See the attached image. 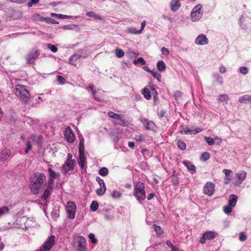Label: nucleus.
Here are the masks:
<instances>
[{
    "instance_id": "nucleus-1",
    "label": "nucleus",
    "mask_w": 251,
    "mask_h": 251,
    "mask_svg": "<svg viewBox=\"0 0 251 251\" xmlns=\"http://www.w3.org/2000/svg\"><path fill=\"white\" fill-rule=\"evenodd\" d=\"M46 176L41 173H34L30 177V189L34 194H37L39 190L46 184Z\"/></svg>"
},
{
    "instance_id": "nucleus-2",
    "label": "nucleus",
    "mask_w": 251,
    "mask_h": 251,
    "mask_svg": "<svg viewBox=\"0 0 251 251\" xmlns=\"http://www.w3.org/2000/svg\"><path fill=\"white\" fill-rule=\"evenodd\" d=\"M133 195L140 202L144 201L146 198L145 184L140 181L135 182Z\"/></svg>"
},
{
    "instance_id": "nucleus-3",
    "label": "nucleus",
    "mask_w": 251,
    "mask_h": 251,
    "mask_svg": "<svg viewBox=\"0 0 251 251\" xmlns=\"http://www.w3.org/2000/svg\"><path fill=\"white\" fill-rule=\"evenodd\" d=\"M15 94L25 103H27L30 100V94L24 85H16Z\"/></svg>"
},
{
    "instance_id": "nucleus-4",
    "label": "nucleus",
    "mask_w": 251,
    "mask_h": 251,
    "mask_svg": "<svg viewBox=\"0 0 251 251\" xmlns=\"http://www.w3.org/2000/svg\"><path fill=\"white\" fill-rule=\"evenodd\" d=\"M55 238V237L53 235L49 237L40 249L37 251H50L54 245Z\"/></svg>"
},
{
    "instance_id": "nucleus-5",
    "label": "nucleus",
    "mask_w": 251,
    "mask_h": 251,
    "mask_svg": "<svg viewBox=\"0 0 251 251\" xmlns=\"http://www.w3.org/2000/svg\"><path fill=\"white\" fill-rule=\"evenodd\" d=\"M201 9L202 6L201 4H198L193 8L191 13V18L192 21H197L202 17Z\"/></svg>"
},
{
    "instance_id": "nucleus-6",
    "label": "nucleus",
    "mask_w": 251,
    "mask_h": 251,
    "mask_svg": "<svg viewBox=\"0 0 251 251\" xmlns=\"http://www.w3.org/2000/svg\"><path fill=\"white\" fill-rule=\"evenodd\" d=\"M75 244L76 251H87L86 239L83 236H79Z\"/></svg>"
},
{
    "instance_id": "nucleus-7",
    "label": "nucleus",
    "mask_w": 251,
    "mask_h": 251,
    "mask_svg": "<svg viewBox=\"0 0 251 251\" xmlns=\"http://www.w3.org/2000/svg\"><path fill=\"white\" fill-rule=\"evenodd\" d=\"M75 161H65L61 167V171L64 175H66L69 171H73L75 166Z\"/></svg>"
},
{
    "instance_id": "nucleus-8",
    "label": "nucleus",
    "mask_w": 251,
    "mask_h": 251,
    "mask_svg": "<svg viewBox=\"0 0 251 251\" xmlns=\"http://www.w3.org/2000/svg\"><path fill=\"white\" fill-rule=\"evenodd\" d=\"M108 116L114 119L120 121L119 122V125L122 126H127V122L126 121L125 116L124 115L119 114L116 113H114L112 111H109L107 113Z\"/></svg>"
},
{
    "instance_id": "nucleus-9",
    "label": "nucleus",
    "mask_w": 251,
    "mask_h": 251,
    "mask_svg": "<svg viewBox=\"0 0 251 251\" xmlns=\"http://www.w3.org/2000/svg\"><path fill=\"white\" fill-rule=\"evenodd\" d=\"M40 55V50L36 49H32L26 55V59L28 63H34Z\"/></svg>"
},
{
    "instance_id": "nucleus-10",
    "label": "nucleus",
    "mask_w": 251,
    "mask_h": 251,
    "mask_svg": "<svg viewBox=\"0 0 251 251\" xmlns=\"http://www.w3.org/2000/svg\"><path fill=\"white\" fill-rule=\"evenodd\" d=\"M215 184L211 182H207L203 187V193L205 195L211 196L215 192Z\"/></svg>"
},
{
    "instance_id": "nucleus-11",
    "label": "nucleus",
    "mask_w": 251,
    "mask_h": 251,
    "mask_svg": "<svg viewBox=\"0 0 251 251\" xmlns=\"http://www.w3.org/2000/svg\"><path fill=\"white\" fill-rule=\"evenodd\" d=\"M217 235V232L212 231H208L204 232L200 240V242L202 244H204L206 239L211 240L215 238Z\"/></svg>"
},
{
    "instance_id": "nucleus-12",
    "label": "nucleus",
    "mask_w": 251,
    "mask_h": 251,
    "mask_svg": "<svg viewBox=\"0 0 251 251\" xmlns=\"http://www.w3.org/2000/svg\"><path fill=\"white\" fill-rule=\"evenodd\" d=\"M64 136L66 140L72 143L75 140V136L70 126H67L64 131Z\"/></svg>"
},
{
    "instance_id": "nucleus-13",
    "label": "nucleus",
    "mask_w": 251,
    "mask_h": 251,
    "mask_svg": "<svg viewBox=\"0 0 251 251\" xmlns=\"http://www.w3.org/2000/svg\"><path fill=\"white\" fill-rule=\"evenodd\" d=\"M141 122L143 124L144 127L148 130H154L156 129L155 124L152 121H149L146 118L142 119Z\"/></svg>"
},
{
    "instance_id": "nucleus-14",
    "label": "nucleus",
    "mask_w": 251,
    "mask_h": 251,
    "mask_svg": "<svg viewBox=\"0 0 251 251\" xmlns=\"http://www.w3.org/2000/svg\"><path fill=\"white\" fill-rule=\"evenodd\" d=\"M247 173L244 171H241L236 174V177L237 179L234 182V185H240L246 178Z\"/></svg>"
},
{
    "instance_id": "nucleus-15",
    "label": "nucleus",
    "mask_w": 251,
    "mask_h": 251,
    "mask_svg": "<svg viewBox=\"0 0 251 251\" xmlns=\"http://www.w3.org/2000/svg\"><path fill=\"white\" fill-rule=\"evenodd\" d=\"M208 40L205 34L199 35L195 40V43L198 45H203L208 44Z\"/></svg>"
},
{
    "instance_id": "nucleus-16",
    "label": "nucleus",
    "mask_w": 251,
    "mask_h": 251,
    "mask_svg": "<svg viewBox=\"0 0 251 251\" xmlns=\"http://www.w3.org/2000/svg\"><path fill=\"white\" fill-rule=\"evenodd\" d=\"M77 162L82 170L86 168V157L85 156V154H79Z\"/></svg>"
},
{
    "instance_id": "nucleus-17",
    "label": "nucleus",
    "mask_w": 251,
    "mask_h": 251,
    "mask_svg": "<svg viewBox=\"0 0 251 251\" xmlns=\"http://www.w3.org/2000/svg\"><path fill=\"white\" fill-rule=\"evenodd\" d=\"M11 155V151L8 149H4L0 153V161L4 162Z\"/></svg>"
},
{
    "instance_id": "nucleus-18",
    "label": "nucleus",
    "mask_w": 251,
    "mask_h": 251,
    "mask_svg": "<svg viewBox=\"0 0 251 251\" xmlns=\"http://www.w3.org/2000/svg\"><path fill=\"white\" fill-rule=\"evenodd\" d=\"M181 4L179 1V0H171L170 2V6L171 7V10L175 12L179 9L180 7Z\"/></svg>"
},
{
    "instance_id": "nucleus-19",
    "label": "nucleus",
    "mask_w": 251,
    "mask_h": 251,
    "mask_svg": "<svg viewBox=\"0 0 251 251\" xmlns=\"http://www.w3.org/2000/svg\"><path fill=\"white\" fill-rule=\"evenodd\" d=\"M32 143H36L38 146H41L42 144V137L41 136L31 135L29 137Z\"/></svg>"
},
{
    "instance_id": "nucleus-20",
    "label": "nucleus",
    "mask_w": 251,
    "mask_h": 251,
    "mask_svg": "<svg viewBox=\"0 0 251 251\" xmlns=\"http://www.w3.org/2000/svg\"><path fill=\"white\" fill-rule=\"evenodd\" d=\"M182 164L186 167L187 169L191 172V173L194 174L196 172V167L194 165L191 164L190 162L187 161H182Z\"/></svg>"
},
{
    "instance_id": "nucleus-21",
    "label": "nucleus",
    "mask_w": 251,
    "mask_h": 251,
    "mask_svg": "<svg viewBox=\"0 0 251 251\" xmlns=\"http://www.w3.org/2000/svg\"><path fill=\"white\" fill-rule=\"evenodd\" d=\"M48 171L49 173V177L53 179L59 178L60 175L58 173H56L51 168L48 169Z\"/></svg>"
},
{
    "instance_id": "nucleus-22",
    "label": "nucleus",
    "mask_w": 251,
    "mask_h": 251,
    "mask_svg": "<svg viewBox=\"0 0 251 251\" xmlns=\"http://www.w3.org/2000/svg\"><path fill=\"white\" fill-rule=\"evenodd\" d=\"M237 201V196L235 195L232 194L229 198V205L231 206H234L236 205Z\"/></svg>"
},
{
    "instance_id": "nucleus-23",
    "label": "nucleus",
    "mask_w": 251,
    "mask_h": 251,
    "mask_svg": "<svg viewBox=\"0 0 251 251\" xmlns=\"http://www.w3.org/2000/svg\"><path fill=\"white\" fill-rule=\"evenodd\" d=\"M84 151V139L81 138L80 139L79 143V154H85Z\"/></svg>"
},
{
    "instance_id": "nucleus-24",
    "label": "nucleus",
    "mask_w": 251,
    "mask_h": 251,
    "mask_svg": "<svg viewBox=\"0 0 251 251\" xmlns=\"http://www.w3.org/2000/svg\"><path fill=\"white\" fill-rule=\"evenodd\" d=\"M223 172L225 174V182L226 184L228 183V181L230 179V174L231 173V171L227 169H224Z\"/></svg>"
},
{
    "instance_id": "nucleus-25",
    "label": "nucleus",
    "mask_w": 251,
    "mask_h": 251,
    "mask_svg": "<svg viewBox=\"0 0 251 251\" xmlns=\"http://www.w3.org/2000/svg\"><path fill=\"white\" fill-rule=\"evenodd\" d=\"M86 16L90 17H94L96 20H102V18L98 15H97L94 12L89 11L86 13Z\"/></svg>"
},
{
    "instance_id": "nucleus-26",
    "label": "nucleus",
    "mask_w": 251,
    "mask_h": 251,
    "mask_svg": "<svg viewBox=\"0 0 251 251\" xmlns=\"http://www.w3.org/2000/svg\"><path fill=\"white\" fill-rule=\"evenodd\" d=\"M144 69L145 70H147L148 71L151 72V75L153 77L156 78L157 80H159L161 78V75L160 74H158L156 71H155V70L153 69V70H150L147 67H145Z\"/></svg>"
},
{
    "instance_id": "nucleus-27",
    "label": "nucleus",
    "mask_w": 251,
    "mask_h": 251,
    "mask_svg": "<svg viewBox=\"0 0 251 251\" xmlns=\"http://www.w3.org/2000/svg\"><path fill=\"white\" fill-rule=\"evenodd\" d=\"M152 226L157 236H159L163 234V230L162 229L161 227L160 226H156L155 224H153Z\"/></svg>"
},
{
    "instance_id": "nucleus-28",
    "label": "nucleus",
    "mask_w": 251,
    "mask_h": 251,
    "mask_svg": "<svg viewBox=\"0 0 251 251\" xmlns=\"http://www.w3.org/2000/svg\"><path fill=\"white\" fill-rule=\"evenodd\" d=\"M32 143V142H31L30 138H28L27 141H26V148L25 150V154H27L29 151H30L31 150Z\"/></svg>"
},
{
    "instance_id": "nucleus-29",
    "label": "nucleus",
    "mask_w": 251,
    "mask_h": 251,
    "mask_svg": "<svg viewBox=\"0 0 251 251\" xmlns=\"http://www.w3.org/2000/svg\"><path fill=\"white\" fill-rule=\"evenodd\" d=\"M251 101V95H245L239 99V101L240 102H245V101Z\"/></svg>"
},
{
    "instance_id": "nucleus-30",
    "label": "nucleus",
    "mask_w": 251,
    "mask_h": 251,
    "mask_svg": "<svg viewBox=\"0 0 251 251\" xmlns=\"http://www.w3.org/2000/svg\"><path fill=\"white\" fill-rule=\"evenodd\" d=\"M127 31L128 33L132 34H139L141 33V30H139L136 29L134 27H127Z\"/></svg>"
},
{
    "instance_id": "nucleus-31",
    "label": "nucleus",
    "mask_w": 251,
    "mask_h": 251,
    "mask_svg": "<svg viewBox=\"0 0 251 251\" xmlns=\"http://www.w3.org/2000/svg\"><path fill=\"white\" fill-rule=\"evenodd\" d=\"M106 191V186H100V188L97 189L96 190V194L97 195L100 196L103 195Z\"/></svg>"
},
{
    "instance_id": "nucleus-32",
    "label": "nucleus",
    "mask_w": 251,
    "mask_h": 251,
    "mask_svg": "<svg viewBox=\"0 0 251 251\" xmlns=\"http://www.w3.org/2000/svg\"><path fill=\"white\" fill-rule=\"evenodd\" d=\"M143 95H144V97L145 98H146L147 100H149L151 98V93L149 89L148 88H144L142 92Z\"/></svg>"
},
{
    "instance_id": "nucleus-33",
    "label": "nucleus",
    "mask_w": 251,
    "mask_h": 251,
    "mask_svg": "<svg viewBox=\"0 0 251 251\" xmlns=\"http://www.w3.org/2000/svg\"><path fill=\"white\" fill-rule=\"evenodd\" d=\"M9 211V209L6 206H3L0 208V217L4 214L8 213Z\"/></svg>"
},
{
    "instance_id": "nucleus-34",
    "label": "nucleus",
    "mask_w": 251,
    "mask_h": 251,
    "mask_svg": "<svg viewBox=\"0 0 251 251\" xmlns=\"http://www.w3.org/2000/svg\"><path fill=\"white\" fill-rule=\"evenodd\" d=\"M202 131V129L200 128H197L194 130L187 129L184 131V134H187L188 133H190L191 134H197Z\"/></svg>"
},
{
    "instance_id": "nucleus-35",
    "label": "nucleus",
    "mask_w": 251,
    "mask_h": 251,
    "mask_svg": "<svg viewBox=\"0 0 251 251\" xmlns=\"http://www.w3.org/2000/svg\"><path fill=\"white\" fill-rule=\"evenodd\" d=\"M177 145L178 148L181 150L184 151L186 149V146L185 143L180 140L177 141Z\"/></svg>"
},
{
    "instance_id": "nucleus-36",
    "label": "nucleus",
    "mask_w": 251,
    "mask_h": 251,
    "mask_svg": "<svg viewBox=\"0 0 251 251\" xmlns=\"http://www.w3.org/2000/svg\"><path fill=\"white\" fill-rule=\"evenodd\" d=\"M108 173V170L106 167H102L99 171V174L102 176H106Z\"/></svg>"
},
{
    "instance_id": "nucleus-37",
    "label": "nucleus",
    "mask_w": 251,
    "mask_h": 251,
    "mask_svg": "<svg viewBox=\"0 0 251 251\" xmlns=\"http://www.w3.org/2000/svg\"><path fill=\"white\" fill-rule=\"evenodd\" d=\"M99 207V204L96 201H93L90 205V209L92 211H96Z\"/></svg>"
},
{
    "instance_id": "nucleus-38",
    "label": "nucleus",
    "mask_w": 251,
    "mask_h": 251,
    "mask_svg": "<svg viewBox=\"0 0 251 251\" xmlns=\"http://www.w3.org/2000/svg\"><path fill=\"white\" fill-rule=\"evenodd\" d=\"M89 88L92 92L93 96L94 99L98 101H100L101 100V99H100V98L97 97V92L94 89V86L91 85L89 86Z\"/></svg>"
},
{
    "instance_id": "nucleus-39",
    "label": "nucleus",
    "mask_w": 251,
    "mask_h": 251,
    "mask_svg": "<svg viewBox=\"0 0 251 251\" xmlns=\"http://www.w3.org/2000/svg\"><path fill=\"white\" fill-rule=\"evenodd\" d=\"M67 209H70L73 210H76V206L75 202L72 201H69L67 204Z\"/></svg>"
},
{
    "instance_id": "nucleus-40",
    "label": "nucleus",
    "mask_w": 251,
    "mask_h": 251,
    "mask_svg": "<svg viewBox=\"0 0 251 251\" xmlns=\"http://www.w3.org/2000/svg\"><path fill=\"white\" fill-rule=\"evenodd\" d=\"M67 211L69 214V218L70 219H73L75 218L76 210H73L70 209H67Z\"/></svg>"
},
{
    "instance_id": "nucleus-41",
    "label": "nucleus",
    "mask_w": 251,
    "mask_h": 251,
    "mask_svg": "<svg viewBox=\"0 0 251 251\" xmlns=\"http://www.w3.org/2000/svg\"><path fill=\"white\" fill-rule=\"evenodd\" d=\"M134 139L136 141L140 142L145 141V138H144V136L141 134L136 135Z\"/></svg>"
},
{
    "instance_id": "nucleus-42",
    "label": "nucleus",
    "mask_w": 251,
    "mask_h": 251,
    "mask_svg": "<svg viewBox=\"0 0 251 251\" xmlns=\"http://www.w3.org/2000/svg\"><path fill=\"white\" fill-rule=\"evenodd\" d=\"M124 51L120 49H116L115 50V54L118 57H122L124 55Z\"/></svg>"
},
{
    "instance_id": "nucleus-43",
    "label": "nucleus",
    "mask_w": 251,
    "mask_h": 251,
    "mask_svg": "<svg viewBox=\"0 0 251 251\" xmlns=\"http://www.w3.org/2000/svg\"><path fill=\"white\" fill-rule=\"evenodd\" d=\"M50 195V192H49V191L45 190L43 195L41 197V199L44 201H46Z\"/></svg>"
},
{
    "instance_id": "nucleus-44",
    "label": "nucleus",
    "mask_w": 251,
    "mask_h": 251,
    "mask_svg": "<svg viewBox=\"0 0 251 251\" xmlns=\"http://www.w3.org/2000/svg\"><path fill=\"white\" fill-rule=\"evenodd\" d=\"M232 207L230 205H226L224 207V211L225 213L228 214L232 212Z\"/></svg>"
},
{
    "instance_id": "nucleus-45",
    "label": "nucleus",
    "mask_w": 251,
    "mask_h": 251,
    "mask_svg": "<svg viewBox=\"0 0 251 251\" xmlns=\"http://www.w3.org/2000/svg\"><path fill=\"white\" fill-rule=\"evenodd\" d=\"M204 138L209 145H212L214 144V140L212 137L205 136Z\"/></svg>"
},
{
    "instance_id": "nucleus-46",
    "label": "nucleus",
    "mask_w": 251,
    "mask_h": 251,
    "mask_svg": "<svg viewBox=\"0 0 251 251\" xmlns=\"http://www.w3.org/2000/svg\"><path fill=\"white\" fill-rule=\"evenodd\" d=\"M229 99L228 96L226 94L221 95L219 96V100L221 101H225Z\"/></svg>"
},
{
    "instance_id": "nucleus-47",
    "label": "nucleus",
    "mask_w": 251,
    "mask_h": 251,
    "mask_svg": "<svg viewBox=\"0 0 251 251\" xmlns=\"http://www.w3.org/2000/svg\"><path fill=\"white\" fill-rule=\"evenodd\" d=\"M47 47L53 52H56L57 51V48L54 45L48 44L47 45Z\"/></svg>"
},
{
    "instance_id": "nucleus-48",
    "label": "nucleus",
    "mask_w": 251,
    "mask_h": 251,
    "mask_svg": "<svg viewBox=\"0 0 251 251\" xmlns=\"http://www.w3.org/2000/svg\"><path fill=\"white\" fill-rule=\"evenodd\" d=\"M201 158L202 159H203L204 161H206L210 158V154L208 152H204L202 153L201 154Z\"/></svg>"
},
{
    "instance_id": "nucleus-49",
    "label": "nucleus",
    "mask_w": 251,
    "mask_h": 251,
    "mask_svg": "<svg viewBox=\"0 0 251 251\" xmlns=\"http://www.w3.org/2000/svg\"><path fill=\"white\" fill-rule=\"evenodd\" d=\"M121 196V194L119 191L114 190L112 193V196L114 198H119Z\"/></svg>"
},
{
    "instance_id": "nucleus-50",
    "label": "nucleus",
    "mask_w": 251,
    "mask_h": 251,
    "mask_svg": "<svg viewBox=\"0 0 251 251\" xmlns=\"http://www.w3.org/2000/svg\"><path fill=\"white\" fill-rule=\"evenodd\" d=\"M88 237L91 240V242L93 244L96 243L97 240L95 238V235L93 233H89L88 235Z\"/></svg>"
},
{
    "instance_id": "nucleus-51",
    "label": "nucleus",
    "mask_w": 251,
    "mask_h": 251,
    "mask_svg": "<svg viewBox=\"0 0 251 251\" xmlns=\"http://www.w3.org/2000/svg\"><path fill=\"white\" fill-rule=\"evenodd\" d=\"M96 180L99 183L100 186L101 187L105 186L103 180L101 179L99 176H97L96 178Z\"/></svg>"
},
{
    "instance_id": "nucleus-52",
    "label": "nucleus",
    "mask_w": 251,
    "mask_h": 251,
    "mask_svg": "<svg viewBox=\"0 0 251 251\" xmlns=\"http://www.w3.org/2000/svg\"><path fill=\"white\" fill-rule=\"evenodd\" d=\"M247 239V235L244 232H240L239 234V240L241 241H245Z\"/></svg>"
},
{
    "instance_id": "nucleus-53",
    "label": "nucleus",
    "mask_w": 251,
    "mask_h": 251,
    "mask_svg": "<svg viewBox=\"0 0 251 251\" xmlns=\"http://www.w3.org/2000/svg\"><path fill=\"white\" fill-rule=\"evenodd\" d=\"M239 70L240 72L243 75H246L248 72V69L246 67H241L240 68Z\"/></svg>"
},
{
    "instance_id": "nucleus-54",
    "label": "nucleus",
    "mask_w": 251,
    "mask_h": 251,
    "mask_svg": "<svg viewBox=\"0 0 251 251\" xmlns=\"http://www.w3.org/2000/svg\"><path fill=\"white\" fill-rule=\"evenodd\" d=\"M57 81L58 82L61 84H63L65 82V79L61 75L57 76Z\"/></svg>"
},
{
    "instance_id": "nucleus-55",
    "label": "nucleus",
    "mask_w": 251,
    "mask_h": 251,
    "mask_svg": "<svg viewBox=\"0 0 251 251\" xmlns=\"http://www.w3.org/2000/svg\"><path fill=\"white\" fill-rule=\"evenodd\" d=\"M39 0H30L29 1L27 4L28 7H31L33 4L38 3Z\"/></svg>"
},
{
    "instance_id": "nucleus-56",
    "label": "nucleus",
    "mask_w": 251,
    "mask_h": 251,
    "mask_svg": "<svg viewBox=\"0 0 251 251\" xmlns=\"http://www.w3.org/2000/svg\"><path fill=\"white\" fill-rule=\"evenodd\" d=\"M157 67L159 71H163L166 68L165 64H157Z\"/></svg>"
},
{
    "instance_id": "nucleus-57",
    "label": "nucleus",
    "mask_w": 251,
    "mask_h": 251,
    "mask_svg": "<svg viewBox=\"0 0 251 251\" xmlns=\"http://www.w3.org/2000/svg\"><path fill=\"white\" fill-rule=\"evenodd\" d=\"M52 15H55L56 17H57L61 19H67L68 18L69 16L63 14H51Z\"/></svg>"
},
{
    "instance_id": "nucleus-58",
    "label": "nucleus",
    "mask_w": 251,
    "mask_h": 251,
    "mask_svg": "<svg viewBox=\"0 0 251 251\" xmlns=\"http://www.w3.org/2000/svg\"><path fill=\"white\" fill-rule=\"evenodd\" d=\"M214 76L216 80L218 81L220 84H222L223 83L222 78L218 74L215 75Z\"/></svg>"
},
{
    "instance_id": "nucleus-59",
    "label": "nucleus",
    "mask_w": 251,
    "mask_h": 251,
    "mask_svg": "<svg viewBox=\"0 0 251 251\" xmlns=\"http://www.w3.org/2000/svg\"><path fill=\"white\" fill-rule=\"evenodd\" d=\"M133 63H145V61L142 57H139L137 60H134Z\"/></svg>"
},
{
    "instance_id": "nucleus-60",
    "label": "nucleus",
    "mask_w": 251,
    "mask_h": 251,
    "mask_svg": "<svg viewBox=\"0 0 251 251\" xmlns=\"http://www.w3.org/2000/svg\"><path fill=\"white\" fill-rule=\"evenodd\" d=\"M161 51H162V53L165 55H167L169 53V50L165 47H163L162 48Z\"/></svg>"
},
{
    "instance_id": "nucleus-61",
    "label": "nucleus",
    "mask_w": 251,
    "mask_h": 251,
    "mask_svg": "<svg viewBox=\"0 0 251 251\" xmlns=\"http://www.w3.org/2000/svg\"><path fill=\"white\" fill-rule=\"evenodd\" d=\"M11 2L17 3H23L24 2L25 0H9Z\"/></svg>"
},
{
    "instance_id": "nucleus-62",
    "label": "nucleus",
    "mask_w": 251,
    "mask_h": 251,
    "mask_svg": "<svg viewBox=\"0 0 251 251\" xmlns=\"http://www.w3.org/2000/svg\"><path fill=\"white\" fill-rule=\"evenodd\" d=\"M172 181L175 185H177L179 182L178 178L177 177H175L173 179Z\"/></svg>"
},
{
    "instance_id": "nucleus-63",
    "label": "nucleus",
    "mask_w": 251,
    "mask_h": 251,
    "mask_svg": "<svg viewBox=\"0 0 251 251\" xmlns=\"http://www.w3.org/2000/svg\"><path fill=\"white\" fill-rule=\"evenodd\" d=\"M165 114V111L163 110L160 111L159 112H158V115L160 118H162L164 116V115Z\"/></svg>"
},
{
    "instance_id": "nucleus-64",
    "label": "nucleus",
    "mask_w": 251,
    "mask_h": 251,
    "mask_svg": "<svg viewBox=\"0 0 251 251\" xmlns=\"http://www.w3.org/2000/svg\"><path fill=\"white\" fill-rule=\"evenodd\" d=\"M174 96L176 98L179 97L181 96V93L178 91H176L174 93Z\"/></svg>"
}]
</instances>
